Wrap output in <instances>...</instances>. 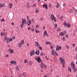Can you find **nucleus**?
<instances>
[{"label":"nucleus","mask_w":77,"mask_h":77,"mask_svg":"<svg viewBox=\"0 0 77 77\" xmlns=\"http://www.w3.org/2000/svg\"><path fill=\"white\" fill-rule=\"evenodd\" d=\"M35 57L36 58H35V60H37V62H38L40 63V62H41V59L39 57Z\"/></svg>","instance_id":"nucleus-1"},{"label":"nucleus","mask_w":77,"mask_h":77,"mask_svg":"<svg viewBox=\"0 0 77 77\" xmlns=\"http://www.w3.org/2000/svg\"><path fill=\"white\" fill-rule=\"evenodd\" d=\"M61 49V46H59L58 45L56 47V50L57 51H57H58V50H60V49Z\"/></svg>","instance_id":"nucleus-2"},{"label":"nucleus","mask_w":77,"mask_h":77,"mask_svg":"<svg viewBox=\"0 0 77 77\" xmlns=\"http://www.w3.org/2000/svg\"><path fill=\"white\" fill-rule=\"evenodd\" d=\"M73 63H74V62H71V65L72 68H75V65H74V64H73Z\"/></svg>","instance_id":"nucleus-3"},{"label":"nucleus","mask_w":77,"mask_h":77,"mask_svg":"<svg viewBox=\"0 0 77 77\" xmlns=\"http://www.w3.org/2000/svg\"><path fill=\"white\" fill-rule=\"evenodd\" d=\"M34 54H35V51H33L32 52H31L30 53V54L31 56H32L33 55H34Z\"/></svg>","instance_id":"nucleus-4"},{"label":"nucleus","mask_w":77,"mask_h":77,"mask_svg":"<svg viewBox=\"0 0 77 77\" xmlns=\"http://www.w3.org/2000/svg\"><path fill=\"white\" fill-rule=\"evenodd\" d=\"M10 63L11 64H13L14 65H15L17 64V62H15V61H11L10 62Z\"/></svg>","instance_id":"nucleus-5"},{"label":"nucleus","mask_w":77,"mask_h":77,"mask_svg":"<svg viewBox=\"0 0 77 77\" xmlns=\"http://www.w3.org/2000/svg\"><path fill=\"white\" fill-rule=\"evenodd\" d=\"M46 8V9H48V8H47V4H44L43 6V8Z\"/></svg>","instance_id":"nucleus-6"},{"label":"nucleus","mask_w":77,"mask_h":77,"mask_svg":"<svg viewBox=\"0 0 77 77\" xmlns=\"http://www.w3.org/2000/svg\"><path fill=\"white\" fill-rule=\"evenodd\" d=\"M45 35H46L47 36H48V35L47 34V32L46 31H45L44 32V37H45Z\"/></svg>","instance_id":"nucleus-7"},{"label":"nucleus","mask_w":77,"mask_h":77,"mask_svg":"<svg viewBox=\"0 0 77 77\" xmlns=\"http://www.w3.org/2000/svg\"><path fill=\"white\" fill-rule=\"evenodd\" d=\"M9 51H10L11 54H12V53L14 52V50H12V48H10L8 50Z\"/></svg>","instance_id":"nucleus-8"},{"label":"nucleus","mask_w":77,"mask_h":77,"mask_svg":"<svg viewBox=\"0 0 77 77\" xmlns=\"http://www.w3.org/2000/svg\"><path fill=\"white\" fill-rule=\"evenodd\" d=\"M35 54L37 55H39V50H37L35 52Z\"/></svg>","instance_id":"nucleus-9"},{"label":"nucleus","mask_w":77,"mask_h":77,"mask_svg":"<svg viewBox=\"0 0 77 77\" xmlns=\"http://www.w3.org/2000/svg\"><path fill=\"white\" fill-rule=\"evenodd\" d=\"M22 23H23V24H24V23L25 24H26L27 21H26V20H25V19H24L23 20H22Z\"/></svg>","instance_id":"nucleus-10"},{"label":"nucleus","mask_w":77,"mask_h":77,"mask_svg":"<svg viewBox=\"0 0 77 77\" xmlns=\"http://www.w3.org/2000/svg\"><path fill=\"white\" fill-rule=\"evenodd\" d=\"M7 42H8V43H9L10 42H9V38H7L5 39Z\"/></svg>","instance_id":"nucleus-11"},{"label":"nucleus","mask_w":77,"mask_h":77,"mask_svg":"<svg viewBox=\"0 0 77 77\" xmlns=\"http://www.w3.org/2000/svg\"><path fill=\"white\" fill-rule=\"evenodd\" d=\"M5 3H1L0 4V8H2V7H5Z\"/></svg>","instance_id":"nucleus-12"},{"label":"nucleus","mask_w":77,"mask_h":77,"mask_svg":"<svg viewBox=\"0 0 77 77\" xmlns=\"http://www.w3.org/2000/svg\"><path fill=\"white\" fill-rule=\"evenodd\" d=\"M60 62L61 63H63V64H65V60L64 59H62V60L60 61Z\"/></svg>","instance_id":"nucleus-13"},{"label":"nucleus","mask_w":77,"mask_h":77,"mask_svg":"<svg viewBox=\"0 0 77 77\" xmlns=\"http://www.w3.org/2000/svg\"><path fill=\"white\" fill-rule=\"evenodd\" d=\"M35 45L36 46H38V48H39V44H38V42H35Z\"/></svg>","instance_id":"nucleus-14"},{"label":"nucleus","mask_w":77,"mask_h":77,"mask_svg":"<svg viewBox=\"0 0 77 77\" xmlns=\"http://www.w3.org/2000/svg\"><path fill=\"white\" fill-rule=\"evenodd\" d=\"M51 54L52 56H54V50H52Z\"/></svg>","instance_id":"nucleus-15"},{"label":"nucleus","mask_w":77,"mask_h":77,"mask_svg":"<svg viewBox=\"0 0 77 77\" xmlns=\"http://www.w3.org/2000/svg\"><path fill=\"white\" fill-rule=\"evenodd\" d=\"M72 69H73V72H75L76 71H77V68H76V67L73 68Z\"/></svg>","instance_id":"nucleus-16"},{"label":"nucleus","mask_w":77,"mask_h":77,"mask_svg":"<svg viewBox=\"0 0 77 77\" xmlns=\"http://www.w3.org/2000/svg\"><path fill=\"white\" fill-rule=\"evenodd\" d=\"M12 4L11 3L9 5V7L10 8V9L12 8Z\"/></svg>","instance_id":"nucleus-17"},{"label":"nucleus","mask_w":77,"mask_h":77,"mask_svg":"<svg viewBox=\"0 0 77 77\" xmlns=\"http://www.w3.org/2000/svg\"><path fill=\"white\" fill-rule=\"evenodd\" d=\"M39 12V9L38 8H36L35 9V12L36 13H38Z\"/></svg>","instance_id":"nucleus-18"},{"label":"nucleus","mask_w":77,"mask_h":77,"mask_svg":"<svg viewBox=\"0 0 77 77\" xmlns=\"http://www.w3.org/2000/svg\"><path fill=\"white\" fill-rule=\"evenodd\" d=\"M60 36H62L63 35H64V34L62 32H61L60 34Z\"/></svg>","instance_id":"nucleus-19"},{"label":"nucleus","mask_w":77,"mask_h":77,"mask_svg":"<svg viewBox=\"0 0 77 77\" xmlns=\"http://www.w3.org/2000/svg\"><path fill=\"white\" fill-rule=\"evenodd\" d=\"M70 23H67L66 27H70Z\"/></svg>","instance_id":"nucleus-20"},{"label":"nucleus","mask_w":77,"mask_h":77,"mask_svg":"<svg viewBox=\"0 0 77 77\" xmlns=\"http://www.w3.org/2000/svg\"><path fill=\"white\" fill-rule=\"evenodd\" d=\"M20 26L21 28H23V27H24V23H21Z\"/></svg>","instance_id":"nucleus-21"},{"label":"nucleus","mask_w":77,"mask_h":77,"mask_svg":"<svg viewBox=\"0 0 77 77\" xmlns=\"http://www.w3.org/2000/svg\"><path fill=\"white\" fill-rule=\"evenodd\" d=\"M41 68H43V64L42 62L41 63Z\"/></svg>","instance_id":"nucleus-22"},{"label":"nucleus","mask_w":77,"mask_h":77,"mask_svg":"<svg viewBox=\"0 0 77 77\" xmlns=\"http://www.w3.org/2000/svg\"><path fill=\"white\" fill-rule=\"evenodd\" d=\"M59 3H57V5L56 6V7L57 8H58L59 7Z\"/></svg>","instance_id":"nucleus-23"},{"label":"nucleus","mask_w":77,"mask_h":77,"mask_svg":"<svg viewBox=\"0 0 77 77\" xmlns=\"http://www.w3.org/2000/svg\"><path fill=\"white\" fill-rule=\"evenodd\" d=\"M22 46V45H21V44L19 43V44L18 46L19 47V48H20Z\"/></svg>","instance_id":"nucleus-24"},{"label":"nucleus","mask_w":77,"mask_h":77,"mask_svg":"<svg viewBox=\"0 0 77 77\" xmlns=\"http://www.w3.org/2000/svg\"><path fill=\"white\" fill-rule=\"evenodd\" d=\"M35 30L36 33H40V31H37V30H36V29H35Z\"/></svg>","instance_id":"nucleus-25"},{"label":"nucleus","mask_w":77,"mask_h":77,"mask_svg":"<svg viewBox=\"0 0 77 77\" xmlns=\"http://www.w3.org/2000/svg\"><path fill=\"white\" fill-rule=\"evenodd\" d=\"M49 7L50 8H52V7H51V3H49Z\"/></svg>","instance_id":"nucleus-26"},{"label":"nucleus","mask_w":77,"mask_h":77,"mask_svg":"<svg viewBox=\"0 0 77 77\" xmlns=\"http://www.w3.org/2000/svg\"><path fill=\"white\" fill-rule=\"evenodd\" d=\"M35 30V28H31V31L32 32H33Z\"/></svg>","instance_id":"nucleus-27"},{"label":"nucleus","mask_w":77,"mask_h":77,"mask_svg":"<svg viewBox=\"0 0 77 77\" xmlns=\"http://www.w3.org/2000/svg\"><path fill=\"white\" fill-rule=\"evenodd\" d=\"M54 16H53L52 17H51V18L52 20H54Z\"/></svg>","instance_id":"nucleus-28"},{"label":"nucleus","mask_w":77,"mask_h":77,"mask_svg":"<svg viewBox=\"0 0 77 77\" xmlns=\"http://www.w3.org/2000/svg\"><path fill=\"white\" fill-rule=\"evenodd\" d=\"M53 47H54V46H53V45L51 46V50H52V49H53Z\"/></svg>","instance_id":"nucleus-29"},{"label":"nucleus","mask_w":77,"mask_h":77,"mask_svg":"<svg viewBox=\"0 0 77 77\" xmlns=\"http://www.w3.org/2000/svg\"><path fill=\"white\" fill-rule=\"evenodd\" d=\"M68 69L69 71H70V72H71L72 70L71 69V68L70 67H69L68 68Z\"/></svg>","instance_id":"nucleus-30"},{"label":"nucleus","mask_w":77,"mask_h":77,"mask_svg":"<svg viewBox=\"0 0 77 77\" xmlns=\"http://www.w3.org/2000/svg\"><path fill=\"white\" fill-rule=\"evenodd\" d=\"M64 26L66 27V26H67V24H66V22H64Z\"/></svg>","instance_id":"nucleus-31"},{"label":"nucleus","mask_w":77,"mask_h":77,"mask_svg":"<svg viewBox=\"0 0 77 77\" xmlns=\"http://www.w3.org/2000/svg\"><path fill=\"white\" fill-rule=\"evenodd\" d=\"M28 22L29 23V24H31V21L30 20H28Z\"/></svg>","instance_id":"nucleus-32"},{"label":"nucleus","mask_w":77,"mask_h":77,"mask_svg":"<svg viewBox=\"0 0 77 77\" xmlns=\"http://www.w3.org/2000/svg\"><path fill=\"white\" fill-rule=\"evenodd\" d=\"M73 10L75 12H76L77 11V10L75 9V8H73Z\"/></svg>","instance_id":"nucleus-33"},{"label":"nucleus","mask_w":77,"mask_h":77,"mask_svg":"<svg viewBox=\"0 0 77 77\" xmlns=\"http://www.w3.org/2000/svg\"><path fill=\"white\" fill-rule=\"evenodd\" d=\"M24 40H22V41H21V44L23 45V44H24Z\"/></svg>","instance_id":"nucleus-34"},{"label":"nucleus","mask_w":77,"mask_h":77,"mask_svg":"<svg viewBox=\"0 0 77 77\" xmlns=\"http://www.w3.org/2000/svg\"><path fill=\"white\" fill-rule=\"evenodd\" d=\"M39 46H40V45H39V46H38L39 47V48L40 50H42V47L41 46L39 47Z\"/></svg>","instance_id":"nucleus-35"},{"label":"nucleus","mask_w":77,"mask_h":77,"mask_svg":"<svg viewBox=\"0 0 77 77\" xmlns=\"http://www.w3.org/2000/svg\"><path fill=\"white\" fill-rule=\"evenodd\" d=\"M1 21L2 22H4V21H5V19H2Z\"/></svg>","instance_id":"nucleus-36"},{"label":"nucleus","mask_w":77,"mask_h":77,"mask_svg":"<svg viewBox=\"0 0 77 77\" xmlns=\"http://www.w3.org/2000/svg\"><path fill=\"white\" fill-rule=\"evenodd\" d=\"M57 32H59V31H60V29L59 28H58L57 29Z\"/></svg>","instance_id":"nucleus-37"},{"label":"nucleus","mask_w":77,"mask_h":77,"mask_svg":"<svg viewBox=\"0 0 77 77\" xmlns=\"http://www.w3.org/2000/svg\"><path fill=\"white\" fill-rule=\"evenodd\" d=\"M59 60H60V62H61V61H62V58L61 57L60 58Z\"/></svg>","instance_id":"nucleus-38"},{"label":"nucleus","mask_w":77,"mask_h":77,"mask_svg":"<svg viewBox=\"0 0 77 77\" xmlns=\"http://www.w3.org/2000/svg\"><path fill=\"white\" fill-rule=\"evenodd\" d=\"M24 62H25V63H27V60H24Z\"/></svg>","instance_id":"nucleus-39"},{"label":"nucleus","mask_w":77,"mask_h":77,"mask_svg":"<svg viewBox=\"0 0 77 77\" xmlns=\"http://www.w3.org/2000/svg\"><path fill=\"white\" fill-rule=\"evenodd\" d=\"M12 41V38H11L9 39V42L10 41Z\"/></svg>","instance_id":"nucleus-40"},{"label":"nucleus","mask_w":77,"mask_h":77,"mask_svg":"<svg viewBox=\"0 0 77 77\" xmlns=\"http://www.w3.org/2000/svg\"><path fill=\"white\" fill-rule=\"evenodd\" d=\"M54 16H53V14H52L51 15V17H53Z\"/></svg>","instance_id":"nucleus-41"},{"label":"nucleus","mask_w":77,"mask_h":77,"mask_svg":"<svg viewBox=\"0 0 77 77\" xmlns=\"http://www.w3.org/2000/svg\"><path fill=\"white\" fill-rule=\"evenodd\" d=\"M64 34L65 35V34H66V31H64Z\"/></svg>","instance_id":"nucleus-42"},{"label":"nucleus","mask_w":77,"mask_h":77,"mask_svg":"<svg viewBox=\"0 0 77 77\" xmlns=\"http://www.w3.org/2000/svg\"><path fill=\"white\" fill-rule=\"evenodd\" d=\"M30 29H31V28L30 27H29V28H28V30H30Z\"/></svg>","instance_id":"nucleus-43"},{"label":"nucleus","mask_w":77,"mask_h":77,"mask_svg":"<svg viewBox=\"0 0 77 77\" xmlns=\"http://www.w3.org/2000/svg\"><path fill=\"white\" fill-rule=\"evenodd\" d=\"M48 44H49V45H51V42H48Z\"/></svg>","instance_id":"nucleus-44"},{"label":"nucleus","mask_w":77,"mask_h":77,"mask_svg":"<svg viewBox=\"0 0 77 77\" xmlns=\"http://www.w3.org/2000/svg\"><path fill=\"white\" fill-rule=\"evenodd\" d=\"M3 32H2L1 34V36H3Z\"/></svg>","instance_id":"nucleus-45"},{"label":"nucleus","mask_w":77,"mask_h":77,"mask_svg":"<svg viewBox=\"0 0 77 77\" xmlns=\"http://www.w3.org/2000/svg\"><path fill=\"white\" fill-rule=\"evenodd\" d=\"M66 38H68V34H66Z\"/></svg>","instance_id":"nucleus-46"},{"label":"nucleus","mask_w":77,"mask_h":77,"mask_svg":"<svg viewBox=\"0 0 77 77\" xmlns=\"http://www.w3.org/2000/svg\"><path fill=\"white\" fill-rule=\"evenodd\" d=\"M11 24L12 26H14V22H12L11 23Z\"/></svg>","instance_id":"nucleus-47"},{"label":"nucleus","mask_w":77,"mask_h":77,"mask_svg":"<svg viewBox=\"0 0 77 77\" xmlns=\"http://www.w3.org/2000/svg\"><path fill=\"white\" fill-rule=\"evenodd\" d=\"M36 28H38L39 27V26L38 25H36Z\"/></svg>","instance_id":"nucleus-48"},{"label":"nucleus","mask_w":77,"mask_h":77,"mask_svg":"<svg viewBox=\"0 0 77 77\" xmlns=\"http://www.w3.org/2000/svg\"><path fill=\"white\" fill-rule=\"evenodd\" d=\"M66 47L67 48V49H68V48H69V46L68 45L66 46Z\"/></svg>","instance_id":"nucleus-49"},{"label":"nucleus","mask_w":77,"mask_h":77,"mask_svg":"<svg viewBox=\"0 0 77 77\" xmlns=\"http://www.w3.org/2000/svg\"><path fill=\"white\" fill-rule=\"evenodd\" d=\"M27 25H28V26H30V24H29V23L28 22L27 23Z\"/></svg>","instance_id":"nucleus-50"},{"label":"nucleus","mask_w":77,"mask_h":77,"mask_svg":"<svg viewBox=\"0 0 77 77\" xmlns=\"http://www.w3.org/2000/svg\"><path fill=\"white\" fill-rule=\"evenodd\" d=\"M31 21H32L33 22V23H35V21H34L33 20V19H32L31 20Z\"/></svg>","instance_id":"nucleus-51"},{"label":"nucleus","mask_w":77,"mask_h":77,"mask_svg":"<svg viewBox=\"0 0 77 77\" xmlns=\"http://www.w3.org/2000/svg\"><path fill=\"white\" fill-rule=\"evenodd\" d=\"M45 44H46V45H47V44H48V42H46Z\"/></svg>","instance_id":"nucleus-52"},{"label":"nucleus","mask_w":77,"mask_h":77,"mask_svg":"<svg viewBox=\"0 0 77 77\" xmlns=\"http://www.w3.org/2000/svg\"><path fill=\"white\" fill-rule=\"evenodd\" d=\"M73 11L72 9H71L70 11V12H72Z\"/></svg>","instance_id":"nucleus-53"},{"label":"nucleus","mask_w":77,"mask_h":77,"mask_svg":"<svg viewBox=\"0 0 77 77\" xmlns=\"http://www.w3.org/2000/svg\"><path fill=\"white\" fill-rule=\"evenodd\" d=\"M45 58L47 59V60H48V58H47V56H45Z\"/></svg>","instance_id":"nucleus-54"},{"label":"nucleus","mask_w":77,"mask_h":77,"mask_svg":"<svg viewBox=\"0 0 77 77\" xmlns=\"http://www.w3.org/2000/svg\"><path fill=\"white\" fill-rule=\"evenodd\" d=\"M23 76H25V75H26V74H25V73H23Z\"/></svg>","instance_id":"nucleus-55"},{"label":"nucleus","mask_w":77,"mask_h":77,"mask_svg":"<svg viewBox=\"0 0 77 77\" xmlns=\"http://www.w3.org/2000/svg\"><path fill=\"white\" fill-rule=\"evenodd\" d=\"M12 38H13V39H15V36H13V37H12Z\"/></svg>","instance_id":"nucleus-56"},{"label":"nucleus","mask_w":77,"mask_h":77,"mask_svg":"<svg viewBox=\"0 0 77 77\" xmlns=\"http://www.w3.org/2000/svg\"><path fill=\"white\" fill-rule=\"evenodd\" d=\"M29 65H32V62H31V61L29 63Z\"/></svg>","instance_id":"nucleus-57"},{"label":"nucleus","mask_w":77,"mask_h":77,"mask_svg":"<svg viewBox=\"0 0 77 77\" xmlns=\"http://www.w3.org/2000/svg\"><path fill=\"white\" fill-rule=\"evenodd\" d=\"M41 56H43V53H41Z\"/></svg>","instance_id":"nucleus-58"},{"label":"nucleus","mask_w":77,"mask_h":77,"mask_svg":"<svg viewBox=\"0 0 77 77\" xmlns=\"http://www.w3.org/2000/svg\"><path fill=\"white\" fill-rule=\"evenodd\" d=\"M27 20H29V16H28L27 17Z\"/></svg>","instance_id":"nucleus-59"},{"label":"nucleus","mask_w":77,"mask_h":77,"mask_svg":"<svg viewBox=\"0 0 77 77\" xmlns=\"http://www.w3.org/2000/svg\"><path fill=\"white\" fill-rule=\"evenodd\" d=\"M57 24H55V27H57Z\"/></svg>","instance_id":"nucleus-60"},{"label":"nucleus","mask_w":77,"mask_h":77,"mask_svg":"<svg viewBox=\"0 0 77 77\" xmlns=\"http://www.w3.org/2000/svg\"><path fill=\"white\" fill-rule=\"evenodd\" d=\"M9 57V55H8V54H7L5 56V57Z\"/></svg>","instance_id":"nucleus-61"},{"label":"nucleus","mask_w":77,"mask_h":77,"mask_svg":"<svg viewBox=\"0 0 77 77\" xmlns=\"http://www.w3.org/2000/svg\"><path fill=\"white\" fill-rule=\"evenodd\" d=\"M63 68H64V67H65V65H64V64H63Z\"/></svg>","instance_id":"nucleus-62"},{"label":"nucleus","mask_w":77,"mask_h":77,"mask_svg":"<svg viewBox=\"0 0 77 77\" xmlns=\"http://www.w3.org/2000/svg\"><path fill=\"white\" fill-rule=\"evenodd\" d=\"M62 40L63 41H64V40H65V38L63 37Z\"/></svg>","instance_id":"nucleus-63"},{"label":"nucleus","mask_w":77,"mask_h":77,"mask_svg":"<svg viewBox=\"0 0 77 77\" xmlns=\"http://www.w3.org/2000/svg\"><path fill=\"white\" fill-rule=\"evenodd\" d=\"M19 77H21V75H19Z\"/></svg>","instance_id":"nucleus-64"}]
</instances>
